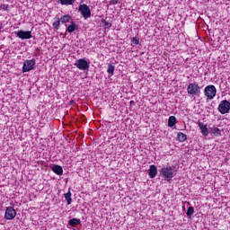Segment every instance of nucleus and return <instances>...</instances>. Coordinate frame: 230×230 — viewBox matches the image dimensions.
<instances>
[{
	"instance_id": "14",
	"label": "nucleus",
	"mask_w": 230,
	"mask_h": 230,
	"mask_svg": "<svg viewBox=\"0 0 230 230\" xmlns=\"http://www.w3.org/2000/svg\"><path fill=\"white\" fill-rule=\"evenodd\" d=\"M208 128L210 130L209 131L210 134H214V136H217V137L222 136V131H220V128H216L215 126H213V128L209 127Z\"/></svg>"
},
{
	"instance_id": "29",
	"label": "nucleus",
	"mask_w": 230,
	"mask_h": 230,
	"mask_svg": "<svg viewBox=\"0 0 230 230\" xmlns=\"http://www.w3.org/2000/svg\"><path fill=\"white\" fill-rule=\"evenodd\" d=\"M4 10H8V4L5 5V8H4Z\"/></svg>"
},
{
	"instance_id": "8",
	"label": "nucleus",
	"mask_w": 230,
	"mask_h": 230,
	"mask_svg": "<svg viewBox=\"0 0 230 230\" xmlns=\"http://www.w3.org/2000/svg\"><path fill=\"white\" fill-rule=\"evenodd\" d=\"M17 217V212L13 208V207H7L4 213L5 220H13Z\"/></svg>"
},
{
	"instance_id": "9",
	"label": "nucleus",
	"mask_w": 230,
	"mask_h": 230,
	"mask_svg": "<svg viewBox=\"0 0 230 230\" xmlns=\"http://www.w3.org/2000/svg\"><path fill=\"white\" fill-rule=\"evenodd\" d=\"M16 33V36L18 37V39H22V40H26L29 39H31V31H19Z\"/></svg>"
},
{
	"instance_id": "25",
	"label": "nucleus",
	"mask_w": 230,
	"mask_h": 230,
	"mask_svg": "<svg viewBox=\"0 0 230 230\" xmlns=\"http://www.w3.org/2000/svg\"><path fill=\"white\" fill-rule=\"evenodd\" d=\"M131 44H134L135 46H137L139 44V39L133 37L131 39Z\"/></svg>"
},
{
	"instance_id": "10",
	"label": "nucleus",
	"mask_w": 230,
	"mask_h": 230,
	"mask_svg": "<svg viewBox=\"0 0 230 230\" xmlns=\"http://www.w3.org/2000/svg\"><path fill=\"white\" fill-rule=\"evenodd\" d=\"M199 128L201 130V134L208 137L209 136V129H208V125L204 124L203 122L198 123Z\"/></svg>"
},
{
	"instance_id": "2",
	"label": "nucleus",
	"mask_w": 230,
	"mask_h": 230,
	"mask_svg": "<svg viewBox=\"0 0 230 230\" xmlns=\"http://www.w3.org/2000/svg\"><path fill=\"white\" fill-rule=\"evenodd\" d=\"M35 64H37V60H35V58L30 60L26 59L23 62L22 73H30V71H33V69H35Z\"/></svg>"
},
{
	"instance_id": "5",
	"label": "nucleus",
	"mask_w": 230,
	"mask_h": 230,
	"mask_svg": "<svg viewBox=\"0 0 230 230\" xmlns=\"http://www.w3.org/2000/svg\"><path fill=\"white\" fill-rule=\"evenodd\" d=\"M75 66L77 67V69H80V71H89V67L91 66L85 58L77 59Z\"/></svg>"
},
{
	"instance_id": "13",
	"label": "nucleus",
	"mask_w": 230,
	"mask_h": 230,
	"mask_svg": "<svg viewBox=\"0 0 230 230\" xmlns=\"http://www.w3.org/2000/svg\"><path fill=\"white\" fill-rule=\"evenodd\" d=\"M101 22L102 24H104V30H111V28H112V22L111 20H107V17L105 19H102Z\"/></svg>"
},
{
	"instance_id": "18",
	"label": "nucleus",
	"mask_w": 230,
	"mask_h": 230,
	"mask_svg": "<svg viewBox=\"0 0 230 230\" xmlns=\"http://www.w3.org/2000/svg\"><path fill=\"white\" fill-rule=\"evenodd\" d=\"M82 224V221L78 218H72L68 221V226H71L72 227H75V226H80Z\"/></svg>"
},
{
	"instance_id": "19",
	"label": "nucleus",
	"mask_w": 230,
	"mask_h": 230,
	"mask_svg": "<svg viewBox=\"0 0 230 230\" xmlns=\"http://www.w3.org/2000/svg\"><path fill=\"white\" fill-rule=\"evenodd\" d=\"M116 69V66L112 64H108V69L107 73L110 75V76H114V70Z\"/></svg>"
},
{
	"instance_id": "15",
	"label": "nucleus",
	"mask_w": 230,
	"mask_h": 230,
	"mask_svg": "<svg viewBox=\"0 0 230 230\" xmlns=\"http://www.w3.org/2000/svg\"><path fill=\"white\" fill-rule=\"evenodd\" d=\"M78 29V25L75 23V22H71L70 25L66 28V31L68 33H73V31H76Z\"/></svg>"
},
{
	"instance_id": "23",
	"label": "nucleus",
	"mask_w": 230,
	"mask_h": 230,
	"mask_svg": "<svg viewBox=\"0 0 230 230\" xmlns=\"http://www.w3.org/2000/svg\"><path fill=\"white\" fill-rule=\"evenodd\" d=\"M60 18H55V21L52 23L54 30H60Z\"/></svg>"
},
{
	"instance_id": "26",
	"label": "nucleus",
	"mask_w": 230,
	"mask_h": 230,
	"mask_svg": "<svg viewBox=\"0 0 230 230\" xmlns=\"http://www.w3.org/2000/svg\"><path fill=\"white\" fill-rule=\"evenodd\" d=\"M111 4H118V0H111Z\"/></svg>"
},
{
	"instance_id": "7",
	"label": "nucleus",
	"mask_w": 230,
	"mask_h": 230,
	"mask_svg": "<svg viewBox=\"0 0 230 230\" xmlns=\"http://www.w3.org/2000/svg\"><path fill=\"white\" fill-rule=\"evenodd\" d=\"M217 111L220 114H227L230 111V102L227 100L221 101L218 105Z\"/></svg>"
},
{
	"instance_id": "11",
	"label": "nucleus",
	"mask_w": 230,
	"mask_h": 230,
	"mask_svg": "<svg viewBox=\"0 0 230 230\" xmlns=\"http://www.w3.org/2000/svg\"><path fill=\"white\" fill-rule=\"evenodd\" d=\"M148 175L150 179H155V177H157V166L150 165L148 170Z\"/></svg>"
},
{
	"instance_id": "16",
	"label": "nucleus",
	"mask_w": 230,
	"mask_h": 230,
	"mask_svg": "<svg viewBox=\"0 0 230 230\" xmlns=\"http://www.w3.org/2000/svg\"><path fill=\"white\" fill-rule=\"evenodd\" d=\"M177 139L180 143H184L188 139V136L182 132H178Z\"/></svg>"
},
{
	"instance_id": "3",
	"label": "nucleus",
	"mask_w": 230,
	"mask_h": 230,
	"mask_svg": "<svg viewBox=\"0 0 230 230\" xmlns=\"http://www.w3.org/2000/svg\"><path fill=\"white\" fill-rule=\"evenodd\" d=\"M204 93L208 100H213L217 96V88L213 84L208 85L204 89Z\"/></svg>"
},
{
	"instance_id": "21",
	"label": "nucleus",
	"mask_w": 230,
	"mask_h": 230,
	"mask_svg": "<svg viewBox=\"0 0 230 230\" xmlns=\"http://www.w3.org/2000/svg\"><path fill=\"white\" fill-rule=\"evenodd\" d=\"M63 6H69L75 3V0H58Z\"/></svg>"
},
{
	"instance_id": "20",
	"label": "nucleus",
	"mask_w": 230,
	"mask_h": 230,
	"mask_svg": "<svg viewBox=\"0 0 230 230\" xmlns=\"http://www.w3.org/2000/svg\"><path fill=\"white\" fill-rule=\"evenodd\" d=\"M175 123H177V118L175 116L169 117L168 127H175Z\"/></svg>"
},
{
	"instance_id": "12",
	"label": "nucleus",
	"mask_w": 230,
	"mask_h": 230,
	"mask_svg": "<svg viewBox=\"0 0 230 230\" xmlns=\"http://www.w3.org/2000/svg\"><path fill=\"white\" fill-rule=\"evenodd\" d=\"M51 170L56 175H64V169L60 165L54 164Z\"/></svg>"
},
{
	"instance_id": "1",
	"label": "nucleus",
	"mask_w": 230,
	"mask_h": 230,
	"mask_svg": "<svg viewBox=\"0 0 230 230\" xmlns=\"http://www.w3.org/2000/svg\"><path fill=\"white\" fill-rule=\"evenodd\" d=\"M160 175L164 177V181H167V182H170L173 177H175V166H164L160 170Z\"/></svg>"
},
{
	"instance_id": "17",
	"label": "nucleus",
	"mask_w": 230,
	"mask_h": 230,
	"mask_svg": "<svg viewBox=\"0 0 230 230\" xmlns=\"http://www.w3.org/2000/svg\"><path fill=\"white\" fill-rule=\"evenodd\" d=\"M64 197L66 200L67 206L71 205V203L73 202V198H71V189H68L67 193H65Z\"/></svg>"
},
{
	"instance_id": "28",
	"label": "nucleus",
	"mask_w": 230,
	"mask_h": 230,
	"mask_svg": "<svg viewBox=\"0 0 230 230\" xmlns=\"http://www.w3.org/2000/svg\"><path fill=\"white\" fill-rule=\"evenodd\" d=\"M129 105H136V102L134 101H130Z\"/></svg>"
},
{
	"instance_id": "27",
	"label": "nucleus",
	"mask_w": 230,
	"mask_h": 230,
	"mask_svg": "<svg viewBox=\"0 0 230 230\" xmlns=\"http://www.w3.org/2000/svg\"><path fill=\"white\" fill-rule=\"evenodd\" d=\"M3 28L4 27L3 26V23L0 22V33H3Z\"/></svg>"
},
{
	"instance_id": "24",
	"label": "nucleus",
	"mask_w": 230,
	"mask_h": 230,
	"mask_svg": "<svg viewBox=\"0 0 230 230\" xmlns=\"http://www.w3.org/2000/svg\"><path fill=\"white\" fill-rule=\"evenodd\" d=\"M193 213H195V208H193V207H189L186 212L187 217L191 218V217H193Z\"/></svg>"
},
{
	"instance_id": "4",
	"label": "nucleus",
	"mask_w": 230,
	"mask_h": 230,
	"mask_svg": "<svg viewBox=\"0 0 230 230\" xmlns=\"http://www.w3.org/2000/svg\"><path fill=\"white\" fill-rule=\"evenodd\" d=\"M187 93L191 96H199L200 94V86L197 84L190 83L187 87Z\"/></svg>"
},
{
	"instance_id": "22",
	"label": "nucleus",
	"mask_w": 230,
	"mask_h": 230,
	"mask_svg": "<svg viewBox=\"0 0 230 230\" xmlns=\"http://www.w3.org/2000/svg\"><path fill=\"white\" fill-rule=\"evenodd\" d=\"M59 21L63 23L66 24V22H69L71 21V15L69 14H65L63 15Z\"/></svg>"
},
{
	"instance_id": "6",
	"label": "nucleus",
	"mask_w": 230,
	"mask_h": 230,
	"mask_svg": "<svg viewBox=\"0 0 230 230\" xmlns=\"http://www.w3.org/2000/svg\"><path fill=\"white\" fill-rule=\"evenodd\" d=\"M79 12L84 19H91V8L89 5L83 4L79 5Z\"/></svg>"
}]
</instances>
